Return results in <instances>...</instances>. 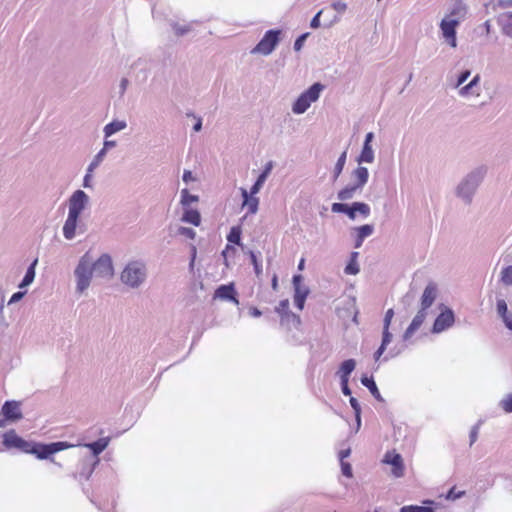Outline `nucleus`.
I'll return each instance as SVG.
<instances>
[{
    "mask_svg": "<svg viewBox=\"0 0 512 512\" xmlns=\"http://www.w3.org/2000/svg\"><path fill=\"white\" fill-rule=\"evenodd\" d=\"M2 438V444L8 450L15 449L22 453L35 455L40 460H51L52 462H54L52 458L54 454L73 446L65 441L46 444L25 440L14 429L6 431Z\"/></svg>",
    "mask_w": 512,
    "mask_h": 512,
    "instance_id": "nucleus-1",
    "label": "nucleus"
},
{
    "mask_svg": "<svg viewBox=\"0 0 512 512\" xmlns=\"http://www.w3.org/2000/svg\"><path fill=\"white\" fill-rule=\"evenodd\" d=\"M487 174V167L480 165L467 173L456 187L455 194L465 204H471L474 195Z\"/></svg>",
    "mask_w": 512,
    "mask_h": 512,
    "instance_id": "nucleus-2",
    "label": "nucleus"
},
{
    "mask_svg": "<svg viewBox=\"0 0 512 512\" xmlns=\"http://www.w3.org/2000/svg\"><path fill=\"white\" fill-rule=\"evenodd\" d=\"M147 277L146 265L141 260H133L126 264L120 275L123 284L130 288H138Z\"/></svg>",
    "mask_w": 512,
    "mask_h": 512,
    "instance_id": "nucleus-3",
    "label": "nucleus"
},
{
    "mask_svg": "<svg viewBox=\"0 0 512 512\" xmlns=\"http://www.w3.org/2000/svg\"><path fill=\"white\" fill-rule=\"evenodd\" d=\"M93 274L94 272L91 266V256L88 252H86L83 256L80 257L74 270V275L76 278V292L83 293L89 288Z\"/></svg>",
    "mask_w": 512,
    "mask_h": 512,
    "instance_id": "nucleus-4",
    "label": "nucleus"
},
{
    "mask_svg": "<svg viewBox=\"0 0 512 512\" xmlns=\"http://www.w3.org/2000/svg\"><path fill=\"white\" fill-rule=\"evenodd\" d=\"M324 88L325 86L323 84L315 82L308 89L303 91L292 105L293 113L297 115L305 113L311 104L319 99L320 93Z\"/></svg>",
    "mask_w": 512,
    "mask_h": 512,
    "instance_id": "nucleus-5",
    "label": "nucleus"
},
{
    "mask_svg": "<svg viewBox=\"0 0 512 512\" xmlns=\"http://www.w3.org/2000/svg\"><path fill=\"white\" fill-rule=\"evenodd\" d=\"M281 33L282 31L280 29L267 30L261 40L251 50V53L264 56L270 55L281 40Z\"/></svg>",
    "mask_w": 512,
    "mask_h": 512,
    "instance_id": "nucleus-6",
    "label": "nucleus"
},
{
    "mask_svg": "<svg viewBox=\"0 0 512 512\" xmlns=\"http://www.w3.org/2000/svg\"><path fill=\"white\" fill-rule=\"evenodd\" d=\"M459 19L443 18L440 22V30L442 37L452 47H457V27L459 26Z\"/></svg>",
    "mask_w": 512,
    "mask_h": 512,
    "instance_id": "nucleus-7",
    "label": "nucleus"
},
{
    "mask_svg": "<svg viewBox=\"0 0 512 512\" xmlns=\"http://www.w3.org/2000/svg\"><path fill=\"white\" fill-rule=\"evenodd\" d=\"M304 278L301 274H295L292 277V284L294 288V304L302 310L305 305V301L310 293V289L304 283Z\"/></svg>",
    "mask_w": 512,
    "mask_h": 512,
    "instance_id": "nucleus-8",
    "label": "nucleus"
},
{
    "mask_svg": "<svg viewBox=\"0 0 512 512\" xmlns=\"http://www.w3.org/2000/svg\"><path fill=\"white\" fill-rule=\"evenodd\" d=\"M93 272L97 277L110 278L113 276L114 268L112 258L109 254H102L96 261L91 259Z\"/></svg>",
    "mask_w": 512,
    "mask_h": 512,
    "instance_id": "nucleus-9",
    "label": "nucleus"
},
{
    "mask_svg": "<svg viewBox=\"0 0 512 512\" xmlns=\"http://www.w3.org/2000/svg\"><path fill=\"white\" fill-rule=\"evenodd\" d=\"M89 203V196L81 189L72 193L68 200V213L80 215Z\"/></svg>",
    "mask_w": 512,
    "mask_h": 512,
    "instance_id": "nucleus-10",
    "label": "nucleus"
},
{
    "mask_svg": "<svg viewBox=\"0 0 512 512\" xmlns=\"http://www.w3.org/2000/svg\"><path fill=\"white\" fill-rule=\"evenodd\" d=\"M455 322V314L451 308L446 307L435 318L431 332L439 334L453 326Z\"/></svg>",
    "mask_w": 512,
    "mask_h": 512,
    "instance_id": "nucleus-11",
    "label": "nucleus"
},
{
    "mask_svg": "<svg viewBox=\"0 0 512 512\" xmlns=\"http://www.w3.org/2000/svg\"><path fill=\"white\" fill-rule=\"evenodd\" d=\"M99 458L85 457L79 462V467L74 477L81 480H88L93 474L95 468L99 464Z\"/></svg>",
    "mask_w": 512,
    "mask_h": 512,
    "instance_id": "nucleus-12",
    "label": "nucleus"
},
{
    "mask_svg": "<svg viewBox=\"0 0 512 512\" xmlns=\"http://www.w3.org/2000/svg\"><path fill=\"white\" fill-rule=\"evenodd\" d=\"M1 415L7 422H17L23 418L20 402L15 400H7L1 407Z\"/></svg>",
    "mask_w": 512,
    "mask_h": 512,
    "instance_id": "nucleus-13",
    "label": "nucleus"
},
{
    "mask_svg": "<svg viewBox=\"0 0 512 512\" xmlns=\"http://www.w3.org/2000/svg\"><path fill=\"white\" fill-rule=\"evenodd\" d=\"M290 303L288 299H283L279 302V304L275 307V312L280 315L281 324H284L289 319H292L293 326L298 327L301 323L300 316L293 313L290 308Z\"/></svg>",
    "mask_w": 512,
    "mask_h": 512,
    "instance_id": "nucleus-14",
    "label": "nucleus"
},
{
    "mask_svg": "<svg viewBox=\"0 0 512 512\" xmlns=\"http://www.w3.org/2000/svg\"><path fill=\"white\" fill-rule=\"evenodd\" d=\"M214 298L238 304L237 291L234 283L222 284L217 287L214 293Z\"/></svg>",
    "mask_w": 512,
    "mask_h": 512,
    "instance_id": "nucleus-15",
    "label": "nucleus"
},
{
    "mask_svg": "<svg viewBox=\"0 0 512 512\" xmlns=\"http://www.w3.org/2000/svg\"><path fill=\"white\" fill-rule=\"evenodd\" d=\"M383 462L392 466V474L395 477L398 478L404 475L403 459L399 453L387 452L384 456Z\"/></svg>",
    "mask_w": 512,
    "mask_h": 512,
    "instance_id": "nucleus-16",
    "label": "nucleus"
},
{
    "mask_svg": "<svg viewBox=\"0 0 512 512\" xmlns=\"http://www.w3.org/2000/svg\"><path fill=\"white\" fill-rule=\"evenodd\" d=\"M80 217V215L68 213L67 219L65 220L62 228L63 236L66 240H72L75 238L77 228H81V226H79Z\"/></svg>",
    "mask_w": 512,
    "mask_h": 512,
    "instance_id": "nucleus-17",
    "label": "nucleus"
},
{
    "mask_svg": "<svg viewBox=\"0 0 512 512\" xmlns=\"http://www.w3.org/2000/svg\"><path fill=\"white\" fill-rule=\"evenodd\" d=\"M427 316V311L423 310V309H419V311L417 312V314L414 316V318L412 319L411 323L409 324V326L406 328V330L404 331L403 335H402V338H403V341H407L409 340L412 335L420 328V326L423 324L425 318Z\"/></svg>",
    "mask_w": 512,
    "mask_h": 512,
    "instance_id": "nucleus-18",
    "label": "nucleus"
},
{
    "mask_svg": "<svg viewBox=\"0 0 512 512\" xmlns=\"http://www.w3.org/2000/svg\"><path fill=\"white\" fill-rule=\"evenodd\" d=\"M242 206L247 207V215L256 214L259 208V198L256 194H251V190L248 192L245 188H241Z\"/></svg>",
    "mask_w": 512,
    "mask_h": 512,
    "instance_id": "nucleus-19",
    "label": "nucleus"
},
{
    "mask_svg": "<svg viewBox=\"0 0 512 512\" xmlns=\"http://www.w3.org/2000/svg\"><path fill=\"white\" fill-rule=\"evenodd\" d=\"M437 297V285L434 282H429L427 286L425 287L423 294L421 296V307L420 309H423L427 311L428 308L432 306L435 299Z\"/></svg>",
    "mask_w": 512,
    "mask_h": 512,
    "instance_id": "nucleus-20",
    "label": "nucleus"
},
{
    "mask_svg": "<svg viewBox=\"0 0 512 512\" xmlns=\"http://www.w3.org/2000/svg\"><path fill=\"white\" fill-rule=\"evenodd\" d=\"M274 163L273 161H268L263 170L260 172L258 177L256 178L255 182L251 186V194H257L263 187L265 181L267 180L268 176L270 175L272 169H273Z\"/></svg>",
    "mask_w": 512,
    "mask_h": 512,
    "instance_id": "nucleus-21",
    "label": "nucleus"
},
{
    "mask_svg": "<svg viewBox=\"0 0 512 512\" xmlns=\"http://www.w3.org/2000/svg\"><path fill=\"white\" fill-rule=\"evenodd\" d=\"M352 178L354 179L353 184L360 190L367 184L369 179V171L366 167L359 165L352 171Z\"/></svg>",
    "mask_w": 512,
    "mask_h": 512,
    "instance_id": "nucleus-22",
    "label": "nucleus"
},
{
    "mask_svg": "<svg viewBox=\"0 0 512 512\" xmlns=\"http://www.w3.org/2000/svg\"><path fill=\"white\" fill-rule=\"evenodd\" d=\"M356 237L354 241V247L360 248L364 240L371 236L374 232V226L371 224H364L355 228Z\"/></svg>",
    "mask_w": 512,
    "mask_h": 512,
    "instance_id": "nucleus-23",
    "label": "nucleus"
},
{
    "mask_svg": "<svg viewBox=\"0 0 512 512\" xmlns=\"http://www.w3.org/2000/svg\"><path fill=\"white\" fill-rule=\"evenodd\" d=\"M109 442L110 437H102L93 442L85 444V447L91 451L92 455L90 457L98 458V456L107 448Z\"/></svg>",
    "mask_w": 512,
    "mask_h": 512,
    "instance_id": "nucleus-24",
    "label": "nucleus"
},
{
    "mask_svg": "<svg viewBox=\"0 0 512 512\" xmlns=\"http://www.w3.org/2000/svg\"><path fill=\"white\" fill-rule=\"evenodd\" d=\"M361 384L365 386L372 396L379 402H384L383 397L380 394V391L377 387V384L373 378V376L363 375L360 379Z\"/></svg>",
    "mask_w": 512,
    "mask_h": 512,
    "instance_id": "nucleus-25",
    "label": "nucleus"
},
{
    "mask_svg": "<svg viewBox=\"0 0 512 512\" xmlns=\"http://www.w3.org/2000/svg\"><path fill=\"white\" fill-rule=\"evenodd\" d=\"M497 23L501 31L507 37L512 38V12H505L498 16Z\"/></svg>",
    "mask_w": 512,
    "mask_h": 512,
    "instance_id": "nucleus-26",
    "label": "nucleus"
},
{
    "mask_svg": "<svg viewBox=\"0 0 512 512\" xmlns=\"http://www.w3.org/2000/svg\"><path fill=\"white\" fill-rule=\"evenodd\" d=\"M331 211L333 213L345 214L350 220H355L357 217V213L353 210L352 204L335 202L331 205Z\"/></svg>",
    "mask_w": 512,
    "mask_h": 512,
    "instance_id": "nucleus-27",
    "label": "nucleus"
},
{
    "mask_svg": "<svg viewBox=\"0 0 512 512\" xmlns=\"http://www.w3.org/2000/svg\"><path fill=\"white\" fill-rule=\"evenodd\" d=\"M356 367V361L352 358L344 360L337 371V375L340 379H347L349 380L350 375L355 370Z\"/></svg>",
    "mask_w": 512,
    "mask_h": 512,
    "instance_id": "nucleus-28",
    "label": "nucleus"
},
{
    "mask_svg": "<svg viewBox=\"0 0 512 512\" xmlns=\"http://www.w3.org/2000/svg\"><path fill=\"white\" fill-rule=\"evenodd\" d=\"M181 221L194 226H199L201 224V214L197 209L185 208Z\"/></svg>",
    "mask_w": 512,
    "mask_h": 512,
    "instance_id": "nucleus-29",
    "label": "nucleus"
},
{
    "mask_svg": "<svg viewBox=\"0 0 512 512\" xmlns=\"http://www.w3.org/2000/svg\"><path fill=\"white\" fill-rule=\"evenodd\" d=\"M38 263V259H34L31 264L28 266L24 277L22 278L21 282L19 283L18 287L20 289H23L27 286H29L35 279L36 275V266Z\"/></svg>",
    "mask_w": 512,
    "mask_h": 512,
    "instance_id": "nucleus-30",
    "label": "nucleus"
},
{
    "mask_svg": "<svg viewBox=\"0 0 512 512\" xmlns=\"http://www.w3.org/2000/svg\"><path fill=\"white\" fill-rule=\"evenodd\" d=\"M375 159L374 150L372 145L363 144L360 154L357 156L356 161L359 165L362 163H372Z\"/></svg>",
    "mask_w": 512,
    "mask_h": 512,
    "instance_id": "nucleus-31",
    "label": "nucleus"
},
{
    "mask_svg": "<svg viewBox=\"0 0 512 512\" xmlns=\"http://www.w3.org/2000/svg\"><path fill=\"white\" fill-rule=\"evenodd\" d=\"M197 23H200V22L197 20H194L188 24H180L176 21H171L170 26L173 29V31L177 37H182V36L188 34L189 32H191L193 30V24H197Z\"/></svg>",
    "mask_w": 512,
    "mask_h": 512,
    "instance_id": "nucleus-32",
    "label": "nucleus"
},
{
    "mask_svg": "<svg viewBox=\"0 0 512 512\" xmlns=\"http://www.w3.org/2000/svg\"><path fill=\"white\" fill-rule=\"evenodd\" d=\"M359 252L353 251L350 253L349 261L347 262L344 272L347 275H357L360 272V267L358 264Z\"/></svg>",
    "mask_w": 512,
    "mask_h": 512,
    "instance_id": "nucleus-33",
    "label": "nucleus"
},
{
    "mask_svg": "<svg viewBox=\"0 0 512 512\" xmlns=\"http://www.w3.org/2000/svg\"><path fill=\"white\" fill-rule=\"evenodd\" d=\"M127 123L125 121L113 120L110 123L106 124L104 127V135L105 138L112 136L113 134L125 129Z\"/></svg>",
    "mask_w": 512,
    "mask_h": 512,
    "instance_id": "nucleus-34",
    "label": "nucleus"
},
{
    "mask_svg": "<svg viewBox=\"0 0 512 512\" xmlns=\"http://www.w3.org/2000/svg\"><path fill=\"white\" fill-rule=\"evenodd\" d=\"M358 191L361 190L358 187H355L353 183H351L338 191L337 198L340 201H347L352 199Z\"/></svg>",
    "mask_w": 512,
    "mask_h": 512,
    "instance_id": "nucleus-35",
    "label": "nucleus"
},
{
    "mask_svg": "<svg viewBox=\"0 0 512 512\" xmlns=\"http://www.w3.org/2000/svg\"><path fill=\"white\" fill-rule=\"evenodd\" d=\"M347 160V150H344L341 155L338 157L337 162L334 166L333 172H332V181L335 182L341 173L343 172L344 166L346 164Z\"/></svg>",
    "mask_w": 512,
    "mask_h": 512,
    "instance_id": "nucleus-36",
    "label": "nucleus"
},
{
    "mask_svg": "<svg viewBox=\"0 0 512 512\" xmlns=\"http://www.w3.org/2000/svg\"><path fill=\"white\" fill-rule=\"evenodd\" d=\"M481 81V76L476 74L468 84L462 86L459 89V95L462 97H467L468 95L473 93V89L479 85Z\"/></svg>",
    "mask_w": 512,
    "mask_h": 512,
    "instance_id": "nucleus-37",
    "label": "nucleus"
},
{
    "mask_svg": "<svg viewBox=\"0 0 512 512\" xmlns=\"http://www.w3.org/2000/svg\"><path fill=\"white\" fill-rule=\"evenodd\" d=\"M241 235H242V229L239 225L231 227L228 235H227V241L229 243L242 246L241 242Z\"/></svg>",
    "mask_w": 512,
    "mask_h": 512,
    "instance_id": "nucleus-38",
    "label": "nucleus"
},
{
    "mask_svg": "<svg viewBox=\"0 0 512 512\" xmlns=\"http://www.w3.org/2000/svg\"><path fill=\"white\" fill-rule=\"evenodd\" d=\"M352 205H353V210L356 213H359L363 219H366L370 216L371 209L367 203L356 201V202H353Z\"/></svg>",
    "mask_w": 512,
    "mask_h": 512,
    "instance_id": "nucleus-39",
    "label": "nucleus"
},
{
    "mask_svg": "<svg viewBox=\"0 0 512 512\" xmlns=\"http://www.w3.org/2000/svg\"><path fill=\"white\" fill-rule=\"evenodd\" d=\"M199 200V197L197 195L191 194L188 189H183L181 191V205L183 208H189V205L191 203L197 202Z\"/></svg>",
    "mask_w": 512,
    "mask_h": 512,
    "instance_id": "nucleus-40",
    "label": "nucleus"
},
{
    "mask_svg": "<svg viewBox=\"0 0 512 512\" xmlns=\"http://www.w3.org/2000/svg\"><path fill=\"white\" fill-rule=\"evenodd\" d=\"M248 255L251 261V264L253 265L254 272L257 276L262 274V262L259 260L257 253H255L252 250L248 251Z\"/></svg>",
    "mask_w": 512,
    "mask_h": 512,
    "instance_id": "nucleus-41",
    "label": "nucleus"
},
{
    "mask_svg": "<svg viewBox=\"0 0 512 512\" xmlns=\"http://www.w3.org/2000/svg\"><path fill=\"white\" fill-rule=\"evenodd\" d=\"M465 495V491H462V490H459L457 491L456 490V487L453 486L451 487L447 493L445 495H443L444 499L445 500H448V501H455L457 499H460L461 497H463ZM440 497H442V495H440Z\"/></svg>",
    "mask_w": 512,
    "mask_h": 512,
    "instance_id": "nucleus-42",
    "label": "nucleus"
},
{
    "mask_svg": "<svg viewBox=\"0 0 512 512\" xmlns=\"http://www.w3.org/2000/svg\"><path fill=\"white\" fill-rule=\"evenodd\" d=\"M105 156V150H99V152L94 156L93 160L88 165L89 172H93L101 164Z\"/></svg>",
    "mask_w": 512,
    "mask_h": 512,
    "instance_id": "nucleus-43",
    "label": "nucleus"
},
{
    "mask_svg": "<svg viewBox=\"0 0 512 512\" xmlns=\"http://www.w3.org/2000/svg\"><path fill=\"white\" fill-rule=\"evenodd\" d=\"M501 281L507 286H512V265L506 266L502 269Z\"/></svg>",
    "mask_w": 512,
    "mask_h": 512,
    "instance_id": "nucleus-44",
    "label": "nucleus"
},
{
    "mask_svg": "<svg viewBox=\"0 0 512 512\" xmlns=\"http://www.w3.org/2000/svg\"><path fill=\"white\" fill-rule=\"evenodd\" d=\"M430 507L420 505H405L400 508V512H429Z\"/></svg>",
    "mask_w": 512,
    "mask_h": 512,
    "instance_id": "nucleus-45",
    "label": "nucleus"
},
{
    "mask_svg": "<svg viewBox=\"0 0 512 512\" xmlns=\"http://www.w3.org/2000/svg\"><path fill=\"white\" fill-rule=\"evenodd\" d=\"M496 309L498 315L502 318H504L509 312H508V306L504 299H498L496 302Z\"/></svg>",
    "mask_w": 512,
    "mask_h": 512,
    "instance_id": "nucleus-46",
    "label": "nucleus"
},
{
    "mask_svg": "<svg viewBox=\"0 0 512 512\" xmlns=\"http://www.w3.org/2000/svg\"><path fill=\"white\" fill-rule=\"evenodd\" d=\"M470 75H471L470 69L462 70L459 73V75L457 76L455 87L458 88V87L462 86L467 81V79L470 77Z\"/></svg>",
    "mask_w": 512,
    "mask_h": 512,
    "instance_id": "nucleus-47",
    "label": "nucleus"
},
{
    "mask_svg": "<svg viewBox=\"0 0 512 512\" xmlns=\"http://www.w3.org/2000/svg\"><path fill=\"white\" fill-rule=\"evenodd\" d=\"M500 405L506 413H512V393L502 399Z\"/></svg>",
    "mask_w": 512,
    "mask_h": 512,
    "instance_id": "nucleus-48",
    "label": "nucleus"
},
{
    "mask_svg": "<svg viewBox=\"0 0 512 512\" xmlns=\"http://www.w3.org/2000/svg\"><path fill=\"white\" fill-rule=\"evenodd\" d=\"M178 234L185 236L189 239H194L196 237V232L194 229L184 226H180L178 228Z\"/></svg>",
    "mask_w": 512,
    "mask_h": 512,
    "instance_id": "nucleus-49",
    "label": "nucleus"
},
{
    "mask_svg": "<svg viewBox=\"0 0 512 512\" xmlns=\"http://www.w3.org/2000/svg\"><path fill=\"white\" fill-rule=\"evenodd\" d=\"M340 466H341V472L345 477H347V478L353 477L352 466L349 462L341 461Z\"/></svg>",
    "mask_w": 512,
    "mask_h": 512,
    "instance_id": "nucleus-50",
    "label": "nucleus"
},
{
    "mask_svg": "<svg viewBox=\"0 0 512 512\" xmlns=\"http://www.w3.org/2000/svg\"><path fill=\"white\" fill-rule=\"evenodd\" d=\"M308 36H309V33H303L295 39L294 45H293V48L295 51H300L302 49Z\"/></svg>",
    "mask_w": 512,
    "mask_h": 512,
    "instance_id": "nucleus-51",
    "label": "nucleus"
},
{
    "mask_svg": "<svg viewBox=\"0 0 512 512\" xmlns=\"http://www.w3.org/2000/svg\"><path fill=\"white\" fill-rule=\"evenodd\" d=\"M389 329L390 328H383V331H382V340H381L380 345L385 346V347H387L391 343L392 337H393V335Z\"/></svg>",
    "mask_w": 512,
    "mask_h": 512,
    "instance_id": "nucleus-52",
    "label": "nucleus"
},
{
    "mask_svg": "<svg viewBox=\"0 0 512 512\" xmlns=\"http://www.w3.org/2000/svg\"><path fill=\"white\" fill-rule=\"evenodd\" d=\"M393 317H394V310L392 308H390L385 313V316L383 319V328H390Z\"/></svg>",
    "mask_w": 512,
    "mask_h": 512,
    "instance_id": "nucleus-53",
    "label": "nucleus"
},
{
    "mask_svg": "<svg viewBox=\"0 0 512 512\" xmlns=\"http://www.w3.org/2000/svg\"><path fill=\"white\" fill-rule=\"evenodd\" d=\"M479 426H480V422L475 424L470 430V433H469L470 446L473 445L478 438Z\"/></svg>",
    "mask_w": 512,
    "mask_h": 512,
    "instance_id": "nucleus-54",
    "label": "nucleus"
},
{
    "mask_svg": "<svg viewBox=\"0 0 512 512\" xmlns=\"http://www.w3.org/2000/svg\"><path fill=\"white\" fill-rule=\"evenodd\" d=\"M349 403L354 411V416H359V413H361V406L359 401L355 397L350 396Z\"/></svg>",
    "mask_w": 512,
    "mask_h": 512,
    "instance_id": "nucleus-55",
    "label": "nucleus"
},
{
    "mask_svg": "<svg viewBox=\"0 0 512 512\" xmlns=\"http://www.w3.org/2000/svg\"><path fill=\"white\" fill-rule=\"evenodd\" d=\"M341 391L345 396H351L352 391L349 387V380L340 379Z\"/></svg>",
    "mask_w": 512,
    "mask_h": 512,
    "instance_id": "nucleus-56",
    "label": "nucleus"
},
{
    "mask_svg": "<svg viewBox=\"0 0 512 512\" xmlns=\"http://www.w3.org/2000/svg\"><path fill=\"white\" fill-rule=\"evenodd\" d=\"M92 174L93 172H89V168L86 169V174L83 178V187L84 188H91L92 187Z\"/></svg>",
    "mask_w": 512,
    "mask_h": 512,
    "instance_id": "nucleus-57",
    "label": "nucleus"
},
{
    "mask_svg": "<svg viewBox=\"0 0 512 512\" xmlns=\"http://www.w3.org/2000/svg\"><path fill=\"white\" fill-rule=\"evenodd\" d=\"M322 10L318 11L314 17L311 19V22H310V27L312 29H317L320 27L321 23H320V17H321V14H322Z\"/></svg>",
    "mask_w": 512,
    "mask_h": 512,
    "instance_id": "nucleus-58",
    "label": "nucleus"
},
{
    "mask_svg": "<svg viewBox=\"0 0 512 512\" xmlns=\"http://www.w3.org/2000/svg\"><path fill=\"white\" fill-rule=\"evenodd\" d=\"M331 6L338 13H344L347 9L346 3L342 2V1H335L332 3Z\"/></svg>",
    "mask_w": 512,
    "mask_h": 512,
    "instance_id": "nucleus-59",
    "label": "nucleus"
},
{
    "mask_svg": "<svg viewBox=\"0 0 512 512\" xmlns=\"http://www.w3.org/2000/svg\"><path fill=\"white\" fill-rule=\"evenodd\" d=\"M25 294H26L25 291H17L15 293H13L8 301V304L10 305V304L20 301L24 297Z\"/></svg>",
    "mask_w": 512,
    "mask_h": 512,
    "instance_id": "nucleus-60",
    "label": "nucleus"
},
{
    "mask_svg": "<svg viewBox=\"0 0 512 512\" xmlns=\"http://www.w3.org/2000/svg\"><path fill=\"white\" fill-rule=\"evenodd\" d=\"M128 84H129V81H128L127 78H122L121 79L120 85H119V93H120L121 96H123L124 93L126 92Z\"/></svg>",
    "mask_w": 512,
    "mask_h": 512,
    "instance_id": "nucleus-61",
    "label": "nucleus"
},
{
    "mask_svg": "<svg viewBox=\"0 0 512 512\" xmlns=\"http://www.w3.org/2000/svg\"><path fill=\"white\" fill-rule=\"evenodd\" d=\"M116 146V141L114 140H108L107 138L105 139L104 143H103V148L101 150H105V154H107V151L113 147Z\"/></svg>",
    "mask_w": 512,
    "mask_h": 512,
    "instance_id": "nucleus-62",
    "label": "nucleus"
},
{
    "mask_svg": "<svg viewBox=\"0 0 512 512\" xmlns=\"http://www.w3.org/2000/svg\"><path fill=\"white\" fill-rule=\"evenodd\" d=\"M350 454H351V449L349 447L346 448V449L340 450L339 453H338V457H339L340 462L344 461L345 458L350 456Z\"/></svg>",
    "mask_w": 512,
    "mask_h": 512,
    "instance_id": "nucleus-63",
    "label": "nucleus"
},
{
    "mask_svg": "<svg viewBox=\"0 0 512 512\" xmlns=\"http://www.w3.org/2000/svg\"><path fill=\"white\" fill-rule=\"evenodd\" d=\"M507 329L512 331V314L508 313L504 318H502Z\"/></svg>",
    "mask_w": 512,
    "mask_h": 512,
    "instance_id": "nucleus-64",
    "label": "nucleus"
}]
</instances>
